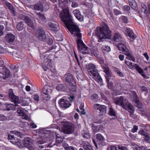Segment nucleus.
<instances>
[{
    "label": "nucleus",
    "mask_w": 150,
    "mask_h": 150,
    "mask_svg": "<svg viewBox=\"0 0 150 150\" xmlns=\"http://www.w3.org/2000/svg\"><path fill=\"white\" fill-rule=\"evenodd\" d=\"M73 13L75 17L80 21H83V16L81 14L80 12L78 10H75L73 11Z\"/></svg>",
    "instance_id": "aec40b11"
},
{
    "label": "nucleus",
    "mask_w": 150,
    "mask_h": 150,
    "mask_svg": "<svg viewBox=\"0 0 150 150\" xmlns=\"http://www.w3.org/2000/svg\"><path fill=\"white\" fill-rule=\"evenodd\" d=\"M118 150H127V148L124 146H122L121 145H117Z\"/></svg>",
    "instance_id": "8fccbe9b"
},
{
    "label": "nucleus",
    "mask_w": 150,
    "mask_h": 150,
    "mask_svg": "<svg viewBox=\"0 0 150 150\" xmlns=\"http://www.w3.org/2000/svg\"><path fill=\"white\" fill-rule=\"evenodd\" d=\"M33 98L37 102H38L40 100L39 97L38 95L35 94L34 95Z\"/></svg>",
    "instance_id": "5fc2aeb1"
},
{
    "label": "nucleus",
    "mask_w": 150,
    "mask_h": 150,
    "mask_svg": "<svg viewBox=\"0 0 150 150\" xmlns=\"http://www.w3.org/2000/svg\"><path fill=\"white\" fill-rule=\"evenodd\" d=\"M17 111L18 114V115L20 116L23 115V113L24 112L23 109L21 107L18 108Z\"/></svg>",
    "instance_id": "58836bf2"
},
{
    "label": "nucleus",
    "mask_w": 150,
    "mask_h": 150,
    "mask_svg": "<svg viewBox=\"0 0 150 150\" xmlns=\"http://www.w3.org/2000/svg\"><path fill=\"white\" fill-rule=\"evenodd\" d=\"M64 78L67 82L69 84L74 83L75 81L72 74L70 72H68L64 76Z\"/></svg>",
    "instance_id": "f3484780"
},
{
    "label": "nucleus",
    "mask_w": 150,
    "mask_h": 150,
    "mask_svg": "<svg viewBox=\"0 0 150 150\" xmlns=\"http://www.w3.org/2000/svg\"><path fill=\"white\" fill-rule=\"evenodd\" d=\"M63 141V139L62 138H56V142L58 144H60Z\"/></svg>",
    "instance_id": "bf43d9fd"
},
{
    "label": "nucleus",
    "mask_w": 150,
    "mask_h": 150,
    "mask_svg": "<svg viewBox=\"0 0 150 150\" xmlns=\"http://www.w3.org/2000/svg\"><path fill=\"white\" fill-rule=\"evenodd\" d=\"M34 8L36 10L42 11L43 10V5L41 3H38L34 6Z\"/></svg>",
    "instance_id": "c756f323"
},
{
    "label": "nucleus",
    "mask_w": 150,
    "mask_h": 150,
    "mask_svg": "<svg viewBox=\"0 0 150 150\" xmlns=\"http://www.w3.org/2000/svg\"><path fill=\"white\" fill-rule=\"evenodd\" d=\"M94 108L95 110H99L100 115V116L105 115L107 109L106 106L105 105L96 104L94 105Z\"/></svg>",
    "instance_id": "f8f14e48"
},
{
    "label": "nucleus",
    "mask_w": 150,
    "mask_h": 150,
    "mask_svg": "<svg viewBox=\"0 0 150 150\" xmlns=\"http://www.w3.org/2000/svg\"><path fill=\"white\" fill-rule=\"evenodd\" d=\"M5 4L7 7L11 11L12 14L13 16H15L16 15L15 12L14 10L13 7V5L11 4L8 2H6Z\"/></svg>",
    "instance_id": "cd10ccee"
},
{
    "label": "nucleus",
    "mask_w": 150,
    "mask_h": 150,
    "mask_svg": "<svg viewBox=\"0 0 150 150\" xmlns=\"http://www.w3.org/2000/svg\"><path fill=\"white\" fill-rule=\"evenodd\" d=\"M21 116L22 117L23 119H25V120H28V115L24 112L23 113V115H21Z\"/></svg>",
    "instance_id": "680f3d73"
},
{
    "label": "nucleus",
    "mask_w": 150,
    "mask_h": 150,
    "mask_svg": "<svg viewBox=\"0 0 150 150\" xmlns=\"http://www.w3.org/2000/svg\"><path fill=\"white\" fill-rule=\"evenodd\" d=\"M113 40L115 42H118L122 40V36L118 33H115L112 38Z\"/></svg>",
    "instance_id": "393cba45"
},
{
    "label": "nucleus",
    "mask_w": 150,
    "mask_h": 150,
    "mask_svg": "<svg viewBox=\"0 0 150 150\" xmlns=\"http://www.w3.org/2000/svg\"><path fill=\"white\" fill-rule=\"evenodd\" d=\"M87 71L88 74L94 80L100 84L102 83V79L100 76L98 71L94 64L91 63L89 64Z\"/></svg>",
    "instance_id": "39448f33"
},
{
    "label": "nucleus",
    "mask_w": 150,
    "mask_h": 150,
    "mask_svg": "<svg viewBox=\"0 0 150 150\" xmlns=\"http://www.w3.org/2000/svg\"><path fill=\"white\" fill-rule=\"evenodd\" d=\"M5 72L6 75V76L4 78H3L4 79H6L7 78H8V77L9 76V71L8 69H5Z\"/></svg>",
    "instance_id": "603ef678"
},
{
    "label": "nucleus",
    "mask_w": 150,
    "mask_h": 150,
    "mask_svg": "<svg viewBox=\"0 0 150 150\" xmlns=\"http://www.w3.org/2000/svg\"><path fill=\"white\" fill-rule=\"evenodd\" d=\"M25 20L26 22V23L31 28H34V26L33 21L31 20L28 16H26L25 18Z\"/></svg>",
    "instance_id": "a878e982"
},
{
    "label": "nucleus",
    "mask_w": 150,
    "mask_h": 150,
    "mask_svg": "<svg viewBox=\"0 0 150 150\" xmlns=\"http://www.w3.org/2000/svg\"><path fill=\"white\" fill-rule=\"evenodd\" d=\"M23 144L29 150H36L33 142L30 137H26L24 138Z\"/></svg>",
    "instance_id": "1a4fd4ad"
},
{
    "label": "nucleus",
    "mask_w": 150,
    "mask_h": 150,
    "mask_svg": "<svg viewBox=\"0 0 150 150\" xmlns=\"http://www.w3.org/2000/svg\"><path fill=\"white\" fill-rule=\"evenodd\" d=\"M8 96L11 101L14 103L15 105L11 104H8L6 106V110L8 111L13 110L15 109V106H18V104L20 103V101L18 97L14 94L12 89H10L8 91Z\"/></svg>",
    "instance_id": "423d86ee"
},
{
    "label": "nucleus",
    "mask_w": 150,
    "mask_h": 150,
    "mask_svg": "<svg viewBox=\"0 0 150 150\" xmlns=\"http://www.w3.org/2000/svg\"><path fill=\"white\" fill-rule=\"evenodd\" d=\"M138 129V126L136 125H134L133 126V128L132 129L131 131L133 133H134L137 132Z\"/></svg>",
    "instance_id": "13d9d810"
},
{
    "label": "nucleus",
    "mask_w": 150,
    "mask_h": 150,
    "mask_svg": "<svg viewBox=\"0 0 150 150\" xmlns=\"http://www.w3.org/2000/svg\"><path fill=\"white\" fill-rule=\"evenodd\" d=\"M117 47L118 50L123 52L124 54L129 51L126 46L123 43H119L118 44Z\"/></svg>",
    "instance_id": "412c9836"
},
{
    "label": "nucleus",
    "mask_w": 150,
    "mask_h": 150,
    "mask_svg": "<svg viewBox=\"0 0 150 150\" xmlns=\"http://www.w3.org/2000/svg\"><path fill=\"white\" fill-rule=\"evenodd\" d=\"M91 97L94 99H96L98 98V96L97 94L94 93L92 96Z\"/></svg>",
    "instance_id": "338daca9"
},
{
    "label": "nucleus",
    "mask_w": 150,
    "mask_h": 150,
    "mask_svg": "<svg viewBox=\"0 0 150 150\" xmlns=\"http://www.w3.org/2000/svg\"><path fill=\"white\" fill-rule=\"evenodd\" d=\"M12 133L14 134L16 137H20V138L22 137L23 135L21 132L17 131H12Z\"/></svg>",
    "instance_id": "f704fd0d"
},
{
    "label": "nucleus",
    "mask_w": 150,
    "mask_h": 150,
    "mask_svg": "<svg viewBox=\"0 0 150 150\" xmlns=\"http://www.w3.org/2000/svg\"><path fill=\"white\" fill-rule=\"evenodd\" d=\"M37 131L40 134V138L37 139L36 140V144L39 146L40 148L43 149L45 147H52L55 145V143L52 144V142L51 143V144H49L47 146L45 145H43L44 144L46 143L47 142L48 139L47 138V134H45L44 130L42 129H39Z\"/></svg>",
    "instance_id": "20e7f679"
},
{
    "label": "nucleus",
    "mask_w": 150,
    "mask_h": 150,
    "mask_svg": "<svg viewBox=\"0 0 150 150\" xmlns=\"http://www.w3.org/2000/svg\"><path fill=\"white\" fill-rule=\"evenodd\" d=\"M56 88L57 90L59 91L65 92L67 93H69L70 91V89L67 86H65L62 84L58 85L56 86Z\"/></svg>",
    "instance_id": "6ab92c4d"
},
{
    "label": "nucleus",
    "mask_w": 150,
    "mask_h": 150,
    "mask_svg": "<svg viewBox=\"0 0 150 150\" xmlns=\"http://www.w3.org/2000/svg\"><path fill=\"white\" fill-rule=\"evenodd\" d=\"M11 49L9 47L6 48V51L9 53H11V52L10 51V50ZM12 53L13 55L15 57L16 59H21L23 54L21 51L17 50L12 52Z\"/></svg>",
    "instance_id": "2eb2a0df"
},
{
    "label": "nucleus",
    "mask_w": 150,
    "mask_h": 150,
    "mask_svg": "<svg viewBox=\"0 0 150 150\" xmlns=\"http://www.w3.org/2000/svg\"><path fill=\"white\" fill-rule=\"evenodd\" d=\"M135 106L138 108H142L143 106V105L140 102L138 99H137L135 101Z\"/></svg>",
    "instance_id": "72a5a7b5"
},
{
    "label": "nucleus",
    "mask_w": 150,
    "mask_h": 150,
    "mask_svg": "<svg viewBox=\"0 0 150 150\" xmlns=\"http://www.w3.org/2000/svg\"><path fill=\"white\" fill-rule=\"evenodd\" d=\"M129 5L134 10H137V5L136 1L133 2L132 3L130 4Z\"/></svg>",
    "instance_id": "37998d69"
},
{
    "label": "nucleus",
    "mask_w": 150,
    "mask_h": 150,
    "mask_svg": "<svg viewBox=\"0 0 150 150\" xmlns=\"http://www.w3.org/2000/svg\"><path fill=\"white\" fill-rule=\"evenodd\" d=\"M97 139L99 141L103 142L105 140V138L100 134H97L96 135Z\"/></svg>",
    "instance_id": "4c0bfd02"
},
{
    "label": "nucleus",
    "mask_w": 150,
    "mask_h": 150,
    "mask_svg": "<svg viewBox=\"0 0 150 150\" xmlns=\"http://www.w3.org/2000/svg\"><path fill=\"white\" fill-rule=\"evenodd\" d=\"M23 22L22 21L20 22L17 25V29L19 31H21L23 29Z\"/></svg>",
    "instance_id": "c9c22d12"
},
{
    "label": "nucleus",
    "mask_w": 150,
    "mask_h": 150,
    "mask_svg": "<svg viewBox=\"0 0 150 150\" xmlns=\"http://www.w3.org/2000/svg\"><path fill=\"white\" fill-rule=\"evenodd\" d=\"M5 38L7 42L10 43L14 41L15 39V36L13 34L8 33L6 35Z\"/></svg>",
    "instance_id": "4be33fe9"
},
{
    "label": "nucleus",
    "mask_w": 150,
    "mask_h": 150,
    "mask_svg": "<svg viewBox=\"0 0 150 150\" xmlns=\"http://www.w3.org/2000/svg\"><path fill=\"white\" fill-rule=\"evenodd\" d=\"M95 33L100 40L104 38L110 39L111 35V31L108 26L105 24L100 28H97Z\"/></svg>",
    "instance_id": "7ed1b4c3"
},
{
    "label": "nucleus",
    "mask_w": 150,
    "mask_h": 150,
    "mask_svg": "<svg viewBox=\"0 0 150 150\" xmlns=\"http://www.w3.org/2000/svg\"><path fill=\"white\" fill-rule=\"evenodd\" d=\"M68 25L66 26L67 28L72 34L77 36V48L79 52L83 54L89 53V48L87 47L81 40L82 34L80 33V30L78 26L73 21L70 20L69 22Z\"/></svg>",
    "instance_id": "f257e3e1"
},
{
    "label": "nucleus",
    "mask_w": 150,
    "mask_h": 150,
    "mask_svg": "<svg viewBox=\"0 0 150 150\" xmlns=\"http://www.w3.org/2000/svg\"><path fill=\"white\" fill-rule=\"evenodd\" d=\"M4 27L3 25L0 24V36L4 34Z\"/></svg>",
    "instance_id": "864d4df0"
},
{
    "label": "nucleus",
    "mask_w": 150,
    "mask_h": 150,
    "mask_svg": "<svg viewBox=\"0 0 150 150\" xmlns=\"http://www.w3.org/2000/svg\"><path fill=\"white\" fill-rule=\"evenodd\" d=\"M35 36L40 40L43 41L45 39V35L44 29L42 27L37 28Z\"/></svg>",
    "instance_id": "9b49d317"
},
{
    "label": "nucleus",
    "mask_w": 150,
    "mask_h": 150,
    "mask_svg": "<svg viewBox=\"0 0 150 150\" xmlns=\"http://www.w3.org/2000/svg\"><path fill=\"white\" fill-rule=\"evenodd\" d=\"M72 2L71 6L72 7L75 8L77 7L78 6V3L76 1H74Z\"/></svg>",
    "instance_id": "6e6d98bb"
},
{
    "label": "nucleus",
    "mask_w": 150,
    "mask_h": 150,
    "mask_svg": "<svg viewBox=\"0 0 150 150\" xmlns=\"http://www.w3.org/2000/svg\"><path fill=\"white\" fill-rule=\"evenodd\" d=\"M59 103L61 107L65 109L69 107L71 105L68 101L63 98L59 100Z\"/></svg>",
    "instance_id": "a211bd4d"
},
{
    "label": "nucleus",
    "mask_w": 150,
    "mask_h": 150,
    "mask_svg": "<svg viewBox=\"0 0 150 150\" xmlns=\"http://www.w3.org/2000/svg\"><path fill=\"white\" fill-rule=\"evenodd\" d=\"M8 138V140H10L11 142L13 143H16L18 142L17 137L12 134V131L9 134Z\"/></svg>",
    "instance_id": "5701e85b"
},
{
    "label": "nucleus",
    "mask_w": 150,
    "mask_h": 150,
    "mask_svg": "<svg viewBox=\"0 0 150 150\" xmlns=\"http://www.w3.org/2000/svg\"><path fill=\"white\" fill-rule=\"evenodd\" d=\"M124 33L126 35L128 36V39L131 41H133L136 37L134 35L133 30L130 29L126 28Z\"/></svg>",
    "instance_id": "dca6fc26"
},
{
    "label": "nucleus",
    "mask_w": 150,
    "mask_h": 150,
    "mask_svg": "<svg viewBox=\"0 0 150 150\" xmlns=\"http://www.w3.org/2000/svg\"><path fill=\"white\" fill-rule=\"evenodd\" d=\"M83 148L84 150H93L92 147L91 146L88 142L86 141H83Z\"/></svg>",
    "instance_id": "c85d7f7f"
},
{
    "label": "nucleus",
    "mask_w": 150,
    "mask_h": 150,
    "mask_svg": "<svg viewBox=\"0 0 150 150\" xmlns=\"http://www.w3.org/2000/svg\"><path fill=\"white\" fill-rule=\"evenodd\" d=\"M131 145L132 148L134 150H144L145 148L143 146L139 147L138 145L132 142L131 143Z\"/></svg>",
    "instance_id": "7c9ffc66"
},
{
    "label": "nucleus",
    "mask_w": 150,
    "mask_h": 150,
    "mask_svg": "<svg viewBox=\"0 0 150 150\" xmlns=\"http://www.w3.org/2000/svg\"><path fill=\"white\" fill-rule=\"evenodd\" d=\"M8 118L3 115H0V121H5L7 120Z\"/></svg>",
    "instance_id": "c03bdc74"
},
{
    "label": "nucleus",
    "mask_w": 150,
    "mask_h": 150,
    "mask_svg": "<svg viewBox=\"0 0 150 150\" xmlns=\"http://www.w3.org/2000/svg\"><path fill=\"white\" fill-rule=\"evenodd\" d=\"M52 0L54 3L57 2L58 1L59 4H61V6H62L63 11L59 13V16L66 26L68 25V23L70 20H71V21H73L72 17L69 13L67 6L68 3L66 0Z\"/></svg>",
    "instance_id": "f03ea898"
},
{
    "label": "nucleus",
    "mask_w": 150,
    "mask_h": 150,
    "mask_svg": "<svg viewBox=\"0 0 150 150\" xmlns=\"http://www.w3.org/2000/svg\"><path fill=\"white\" fill-rule=\"evenodd\" d=\"M125 63L129 69L135 68L143 77H145L146 76V75L144 74L143 70L137 64L133 65L132 62H129L126 59H125Z\"/></svg>",
    "instance_id": "6e6552de"
},
{
    "label": "nucleus",
    "mask_w": 150,
    "mask_h": 150,
    "mask_svg": "<svg viewBox=\"0 0 150 150\" xmlns=\"http://www.w3.org/2000/svg\"><path fill=\"white\" fill-rule=\"evenodd\" d=\"M122 107L127 110L130 113V115L132 114L134 112V110L133 106L132 104L127 102V100Z\"/></svg>",
    "instance_id": "ddd939ff"
},
{
    "label": "nucleus",
    "mask_w": 150,
    "mask_h": 150,
    "mask_svg": "<svg viewBox=\"0 0 150 150\" xmlns=\"http://www.w3.org/2000/svg\"><path fill=\"white\" fill-rule=\"evenodd\" d=\"M123 9L125 11H129L130 10L129 7L127 5H125L123 8Z\"/></svg>",
    "instance_id": "0e129e2a"
},
{
    "label": "nucleus",
    "mask_w": 150,
    "mask_h": 150,
    "mask_svg": "<svg viewBox=\"0 0 150 150\" xmlns=\"http://www.w3.org/2000/svg\"><path fill=\"white\" fill-rule=\"evenodd\" d=\"M109 114V115L111 116H115V112L112 107H110V108Z\"/></svg>",
    "instance_id": "79ce46f5"
},
{
    "label": "nucleus",
    "mask_w": 150,
    "mask_h": 150,
    "mask_svg": "<svg viewBox=\"0 0 150 150\" xmlns=\"http://www.w3.org/2000/svg\"><path fill=\"white\" fill-rule=\"evenodd\" d=\"M74 125L71 123L65 125L62 128L64 133L67 134L73 133L74 131Z\"/></svg>",
    "instance_id": "9d476101"
},
{
    "label": "nucleus",
    "mask_w": 150,
    "mask_h": 150,
    "mask_svg": "<svg viewBox=\"0 0 150 150\" xmlns=\"http://www.w3.org/2000/svg\"><path fill=\"white\" fill-rule=\"evenodd\" d=\"M83 134L82 133L83 137V138L88 139L90 137V135L88 132H84Z\"/></svg>",
    "instance_id": "de8ad7c7"
},
{
    "label": "nucleus",
    "mask_w": 150,
    "mask_h": 150,
    "mask_svg": "<svg viewBox=\"0 0 150 150\" xmlns=\"http://www.w3.org/2000/svg\"><path fill=\"white\" fill-rule=\"evenodd\" d=\"M66 150H75V149L73 147L70 146L67 147Z\"/></svg>",
    "instance_id": "774afa93"
},
{
    "label": "nucleus",
    "mask_w": 150,
    "mask_h": 150,
    "mask_svg": "<svg viewBox=\"0 0 150 150\" xmlns=\"http://www.w3.org/2000/svg\"><path fill=\"white\" fill-rule=\"evenodd\" d=\"M141 10L144 13H146V5L144 4H141Z\"/></svg>",
    "instance_id": "a18cd8bd"
},
{
    "label": "nucleus",
    "mask_w": 150,
    "mask_h": 150,
    "mask_svg": "<svg viewBox=\"0 0 150 150\" xmlns=\"http://www.w3.org/2000/svg\"><path fill=\"white\" fill-rule=\"evenodd\" d=\"M139 134H140L143 136H145L146 135V134H147V133L145 132L144 130H140L138 132Z\"/></svg>",
    "instance_id": "4d7b16f0"
},
{
    "label": "nucleus",
    "mask_w": 150,
    "mask_h": 150,
    "mask_svg": "<svg viewBox=\"0 0 150 150\" xmlns=\"http://www.w3.org/2000/svg\"><path fill=\"white\" fill-rule=\"evenodd\" d=\"M67 86L70 89V91L69 93H70L71 91L74 92L76 91V87L74 83H70L67 85Z\"/></svg>",
    "instance_id": "473e14b6"
},
{
    "label": "nucleus",
    "mask_w": 150,
    "mask_h": 150,
    "mask_svg": "<svg viewBox=\"0 0 150 150\" xmlns=\"http://www.w3.org/2000/svg\"><path fill=\"white\" fill-rule=\"evenodd\" d=\"M40 57L42 59H43L45 63H50L51 62V59H48V57L46 55L45 53L40 55Z\"/></svg>",
    "instance_id": "bb28decb"
},
{
    "label": "nucleus",
    "mask_w": 150,
    "mask_h": 150,
    "mask_svg": "<svg viewBox=\"0 0 150 150\" xmlns=\"http://www.w3.org/2000/svg\"><path fill=\"white\" fill-rule=\"evenodd\" d=\"M104 71L106 74L108 75L109 74V71L108 68L107 67H105V68L104 70Z\"/></svg>",
    "instance_id": "69168bd1"
},
{
    "label": "nucleus",
    "mask_w": 150,
    "mask_h": 150,
    "mask_svg": "<svg viewBox=\"0 0 150 150\" xmlns=\"http://www.w3.org/2000/svg\"><path fill=\"white\" fill-rule=\"evenodd\" d=\"M93 54L96 57H98L99 54V52L98 49L97 48H93L91 51Z\"/></svg>",
    "instance_id": "e433bc0d"
},
{
    "label": "nucleus",
    "mask_w": 150,
    "mask_h": 150,
    "mask_svg": "<svg viewBox=\"0 0 150 150\" xmlns=\"http://www.w3.org/2000/svg\"><path fill=\"white\" fill-rule=\"evenodd\" d=\"M111 150H118V146H110Z\"/></svg>",
    "instance_id": "e2e57ef3"
},
{
    "label": "nucleus",
    "mask_w": 150,
    "mask_h": 150,
    "mask_svg": "<svg viewBox=\"0 0 150 150\" xmlns=\"http://www.w3.org/2000/svg\"><path fill=\"white\" fill-rule=\"evenodd\" d=\"M127 99L124 97L120 96L119 97L114 98V102L117 105H120L122 107Z\"/></svg>",
    "instance_id": "4468645a"
},
{
    "label": "nucleus",
    "mask_w": 150,
    "mask_h": 150,
    "mask_svg": "<svg viewBox=\"0 0 150 150\" xmlns=\"http://www.w3.org/2000/svg\"><path fill=\"white\" fill-rule=\"evenodd\" d=\"M120 19H121L124 23H128V19L126 17L124 16H122L120 18Z\"/></svg>",
    "instance_id": "3c124183"
},
{
    "label": "nucleus",
    "mask_w": 150,
    "mask_h": 150,
    "mask_svg": "<svg viewBox=\"0 0 150 150\" xmlns=\"http://www.w3.org/2000/svg\"><path fill=\"white\" fill-rule=\"evenodd\" d=\"M51 92V90L48 86L45 85L41 94V99L44 101L49 100L50 99V96L49 94Z\"/></svg>",
    "instance_id": "0eeeda50"
},
{
    "label": "nucleus",
    "mask_w": 150,
    "mask_h": 150,
    "mask_svg": "<svg viewBox=\"0 0 150 150\" xmlns=\"http://www.w3.org/2000/svg\"><path fill=\"white\" fill-rule=\"evenodd\" d=\"M21 105L23 106H28L29 105V103L27 99H25L23 100Z\"/></svg>",
    "instance_id": "49530a36"
},
{
    "label": "nucleus",
    "mask_w": 150,
    "mask_h": 150,
    "mask_svg": "<svg viewBox=\"0 0 150 150\" xmlns=\"http://www.w3.org/2000/svg\"><path fill=\"white\" fill-rule=\"evenodd\" d=\"M125 54L127 56L125 59L127 60H131L134 62H135V59L134 57L132 55V54L129 51Z\"/></svg>",
    "instance_id": "2f4dec72"
},
{
    "label": "nucleus",
    "mask_w": 150,
    "mask_h": 150,
    "mask_svg": "<svg viewBox=\"0 0 150 150\" xmlns=\"http://www.w3.org/2000/svg\"><path fill=\"white\" fill-rule=\"evenodd\" d=\"M114 14L116 15H118L122 13L120 11L116 9H115L114 10Z\"/></svg>",
    "instance_id": "052dcab7"
},
{
    "label": "nucleus",
    "mask_w": 150,
    "mask_h": 150,
    "mask_svg": "<svg viewBox=\"0 0 150 150\" xmlns=\"http://www.w3.org/2000/svg\"><path fill=\"white\" fill-rule=\"evenodd\" d=\"M102 49L107 52H109L110 51V47L107 45H104L102 47Z\"/></svg>",
    "instance_id": "09e8293b"
},
{
    "label": "nucleus",
    "mask_w": 150,
    "mask_h": 150,
    "mask_svg": "<svg viewBox=\"0 0 150 150\" xmlns=\"http://www.w3.org/2000/svg\"><path fill=\"white\" fill-rule=\"evenodd\" d=\"M141 90L142 91H145V95H146L148 93V89L147 88L144 86H140Z\"/></svg>",
    "instance_id": "a19ab883"
},
{
    "label": "nucleus",
    "mask_w": 150,
    "mask_h": 150,
    "mask_svg": "<svg viewBox=\"0 0 150 150\" xmlns=\"http://www.w3.org/2000/svg\"><path fill=\"white\" fill-rule=\"evenodd\" d=\"M47 28L53 31H56L58 27V24H55L52 23H49L47 26Z\"/></svg>",
    "instance_id": "b1692460"
},
{
    "label": "nucleus",
    "mask_w": 150,
    "mask_h": 150,
    "mask_svg": "<svg viewBox=\"0 0 150 150\" xmlns=\"http://www.w3.org/2000/svg\"><path fill=\"white\" fill-rule=\"evenodd\" d=\"M36 14L38 15L37 18L39 20L43 21L45 19V17L43 14H41L40 13H37Z\"/></svg>",
    "instance_id": "ea45409f"
}]
</instances>
